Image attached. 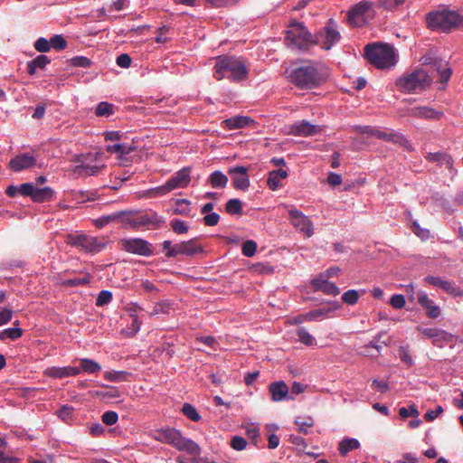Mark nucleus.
I'll return each mask as SVG.
<instances>
[{
  "instance_id": "4be33fe9",
  "label": "nucleus",
  "mask_w": 463,
  "mask_h": 463,
  "mask_svg": "<svg viewBox=\"0 0 463 463\" xmlns=\"http://www.w3.org/2000/svg\"><path fill=\"white\" fill-rule=\"evenodd\" d=\"M425 158L429 162L437 163L439 165H445L452 176H454L457 174V169L454 168V159L449 154L446 152H430L427 153Z\"/></svg>"
},
{
  "instance_id": "9b49d317",
  "label": "nucleus",
  "mask_w": 463,
  "mask_h": 463,
  "mask_svg": "<svg viewBox=\"0 0 463 463\" xmlns=\"http://www.w3.org/2000/svg\"><path fill=\"white\" fill-rule=\"evenodd\" d=\"M162 247L166 258H175L179 255L192 257L204 252L203 247L197 243L195 238L175 245L171 241H164Z\"/></svg>"
},
{
  "instance_id": "052dcab7",
  "label": "nucleus",
  "mask_w": 463,
  "mask_h": 463,
  "mask_svg": "<svg viewBox=\"0 0 463 463\" xmlns=\"http://www.w3.org/2000/svg\"><path fill=\"white\" fill-rule=\"evenodd\" d=\"M384 335L383 332L377 334L372 341H370L364 347L365 348H374L379 354L383 348V345H386L385 342H382L381 338Z\"/></svg>"
},
{
  "instance_id": "bf43d9fd",
  "label": "nucleus",
  "mask_w": 463,
  "mask_h": 463,
  "mask_svg": "<svg viewBox=\"0 0 463 463\" xmlns=\"http://www.w3.org/2000/svg\"><path fill=\"white\" fill-rule=\"evenodd\" d=\"M170 310V305L169 303L165 301H161L156 303L153 309L149 312L150 317H154L156 315L159 314H168Z\"/></svg>"
},
{
  "instance_id": "a18cd8bd",
  "label": "nucleus",
  "mask_w": 463,
  "mask_h": 463,
  "mask_svg": "<svg viewBox=\"0 0 463 463\" xmlns=\"http://www.w3.org/2000/svg\"><path fill=\"white\" fill-rule=\"evenodd\" d=\"M130 318H131V321L128 325L125 332L128 336L132 337L139 332V330L141 328L142 321L139 320L137 315H133V317H130Z\"/></svg>"
},
{
  "instance_id": "a19ab883",
  "label": "nucleus",
  "mask_w": 463,
  "mask_h": 463,
  "mask_svg": "<svg viewBox=\"0 0 463 463\" xmlns=\"http://www.w3.org/2000/svg\"><path fill=\"white\" fill-rule=\"evenodd\" d=\"M225 211L231 215H241L242 213V203L241 200L233 198L227 201Z\"/></svg>"
},
{
  "instance_id": "c03bdc74",
  "label": "nucleus",
  "mask_w": 463,
  "mask_h": 463,
  "mask_svg": "<svg viewBox=\"0 0 463 463\" xmlns=\"http://www.w3.org/2000/svg\"><path fill=\"white\" fill-rule=\"evenodd\" d=\"M95 114L97 117H109L114 114V105L101 101L97 105Z\"/></svg>"
},
{
  "instance_id": "4c0bfd02",
  "label": "nucleus",
  "mask_w": 463,
  "mask_h": 463,
  "mask_svg": "<svg viewBox=\"0 0 463 463\" xmlns=\"http://www.w3.org/2000/svg\"><path fill=\"white\" fill-rule=\"evenodd\" d=\"M107 388L106 391H97L95 395L106 402L120 397L121 393L118 387L109 386Z\"/></svg>"
},
{
  "instance_id": "4d7b16f0",
  "label": "nucleus",
  "mask_w": 463,
  "mask_h": 463,
  "mask_svg": "<svg viewBox=\"0 0 463 463\" xmlns=\"http://www.w3.org/2000/svg\"><path fill=\"white\" fill-rule=\"evenodd\" d=\"M257 251V243L252 240L246 241L241 247V252L246 257H252Z\"/></svg>"
},
{
  "instance_id": "cd10ccee",
  "label": "nucleus",
  "mask_w": 463,
  "mask_h": 463,
  "mask_svg": "<svg viewBox=\"0 0 463 463\" xmlns=\"http://www.w3.org/2000/svg\"><path fill=\"white\" fill-rule=\"evenodd\" d=\"M254 120L247 116H235L225 119L222 123L230 130L240 129L253 123Z\"/></svg>"
},
{
  "instance_id": "2eb2a0df",
  "label": "nucleus",
  "mask_w": 463,
  "mask_h": 463,
  "mask_svg": "<svg viewBox=\"0 0 463 463\" xmlns=\"http://www.w3.org/2000/svg\"><path fill=\"white\" fill-rule=\"evenodd\" d=\"M419 331L424 337L430 339L433 345L442 346L443 345L451 343L454 340V335L443 329L436 327L419 328Z\"/></svg>"
},
{
  "instance_id": "49530a36",
  "label": "nucleus",
  "mask_w": 463,
  "mask_h": 463,
  "mask_svg": "<svg viewBox=\"0 0 463 463\" xmlns=\"http://www.w3.org/2000/svg\"><path fill=\"white\" fill-rule=\"evenodd\" d=\"M99 167L96 165L81 164L76 166L75 172L79 175H85L88 176L95 175L99 173Z\"/></svg>"
},
{
  "instance_id": "f03ea898",
  "label": "nucleus",
  "mask_w": 463,
  "mask_h": 463,
  "mask_svg": "<svg viewBox=\"0 0 463 463\" xmlns=\"http://www.w3.org/2000/svg\"><path fill=\"white\" fill-rule=\"evenodd\" d=\"M248 75L249 67L242 57L221 55L216 58L213 77L217 80L227 78L232 82H241Z\"/></svg>"
},
{
  "instance_id": "1a4fd4ad",
  "label": "nucleus",
  "mask_w": 463,
  "mask_h": 463,
  "mask_svg": "<svg viewBox=\"0 0 463 463\" xmlns=\"http://www.w3.org/2000/svg\"><path fill=\"white\" fill-rule=\"evenodd\" d=\"M342 39L336 22L330 18L319 31L314 34V46L318 45L324 51L331 50Z\"/></svg>"
},
{
  "instance_id": "ea45409f",
  "label": "nucleus",
  "mask_w": 463,
  "mask_h": 463,
  "mask_svg": "<svg viewBox=\"0 0 463 463\" xmlns=\"http://www.w3.org/2000/svg\"><path fill=\"white\" fill-rule=\"evenodd\" d=\"M424 279L430 285L440 288L446 293H449V290L450 289L452 284V282L442 279L441 278L436 276H427Z\"/></svg>"
},
{
  "instance_id": "20e7f679",
  "label": "nucleus",
  "mask_w": 463,
  "mask_h": 463,
  "mask_svg": "<svg viewBox=\"0 0 463 463\" xmlns=\"http://www.w3.org/2000/svg\"><path fill=\"white\" fill-rule=\"evenodd\" d=\"M426 24L432 31L449 33L452 29L463 28V15L447 8L427 14Z\"/></svg>"
},
{
  "instance_id": "680f3d73",
  "label": "nucleus",
  "mask_w": 463,
  "mask_h": 463,
  "mask_svg": "<svg viewBox=\"0 0 463 463\" xmlns=\"http://www.w3.org/2000/svg\"><path fill=\"white\" fill-rule=\"evenodd\" d=\"M342 299L348 305H354L359 299V294L354 289H349L342 295Z\"/></svg>"
},
{
  "instance_id": "72a5a7b5",
  "label": "nucleus",
  "mask_w": 463,
  "mask_h": 463,
  "mask_svg": "<svg viewBox=\"0 0 463 463\" xmlns=\"http://www.w3.org/2000/svg\"><path fill=\"white\" fill-rule=\"evenodd\" d=\"M51 62V60L44 54H40L33 60L27 62V72L34 75L38 69H44Z\"/></svg>"
},
{
  "instance_id": "393cba45",
  "label": "nucleus",
  "mask_w": 463,
  "mask_h": 463,
  "mask_svg": "<svg viewBox=\"0 0 463 463\" xmlns=\"http://www.w3.org/2000/svg\"><path fill=\"white\" fill-rule=\"evenodd\" d=\"M269 391L273 402L288 399V387L283 381L273 382L269 385Z\"/></svg>"
},
{
  "instance_id": "5701e85b",
  "label": "nucleus",
  "mask_w": 463,
  "mask_h": 463,
  "mask_svg": "<svg viewBox=\"0 0 463 463\" xmlns=\"http://www.w3.org/2000/svg\"><path fill=\"white\" fill-rule=\"evenodd\" d=\"M43 374L52 379H62L79 375V370L77 366H51L43 371Z\"/></svg>"
},
{
  "instance_id": "2f4dec72",
  "label": "nucleus",
  "mask_w": 463,
  "mask_h": 463,
  "mask_svg": "<svg viewBox=\"0 0 463 463\" xmlns=\"http://www.w3.org/2000/svg\"><path fill=\"white\" fill-rule=\"evenodd\" d=\"M78 370L79 374L81 373L95 374L101 370V365L93 359L81 358L80 359V366L78 367Z\"/></svg>"
},
{
  "instance_id": "6e6552de",
  "label": "nucleus",
  "mask_w": 463,
  "mask_h": 463,
  "mask_svg": "<svg viewBox=\"0 0 463 463\" xmlns=\"http://www.w3.org/2000/svg\"><path fill=\"white\" fill-rule=\"evenodd\" d=\"M191 167L186 166L175 172L164 184L147 191L150 197H161L176 189L186 188L191 183Z\"/></svg>"
},
{
  "instance_id": "c756f323",
  "label": "nucleus",
  "mask_w": 463,
  "mask_h": 463,
  "mask_svg": "<svg viewBox=\"0 0 463 463\" xmlns=\"http://www.w3.org/2000/svg\"><path fill=\"white\" fill-rule=\"evenodd\" d=\"M412 115L420 118L439 119L443 116V112L430 107H417L412 109Z\"/></svg>"
},
{
  "instance_id": "de8ad7c7",
  "label": "nucleus",
  "mask_w": 463,
  "mask_h": 463,
  "mask_svg": "<svg viewBox=\"0 0 463 463\" xmlns=\"http://www.w3.org/2000/svg\"><path fill=\"white\" fill-rule=\"evenodd\" d=\"M118 217H117V212H114L110 214L102 215L95 220H93V222L96 227L98 228H103L109 223L117 222Z\"/></svg>"
},
{
  "instance_id": "ddd939ff",
  "label": "nucleus",
  "mask_w": 463,
  "mask_h": 463,
  "mask_svg": "<svg viewBox=\"0 0 463 463\" xmlns=\"http://www.w3.org/2000/svg\"><path fill=\"white\" fill-rule=\"evenodd\" d=\"M288 220L297 232L307 238L313 236L315 232L314 224L308 216L296 208L288 209Z\"/></svg>"
},
{
  "instance_id": "8fccbe9b",
  "label": "nucleus",
  "mask_w": 463,
  "mask_h": 463,
  "mask_svg": "<svg viewBox=\"0 0 463 463\" xmlns=\"http://www.w3.org/2000/svg\"><path fill=\"white\" fill-rule=\"evenodd\" d=\"M171 228L173 232L176 234H185L189 231V227L186 222L181 219H173L170 222Z\"/></svg>"
},
{
  "instance_id": "e2e57ef3",
  "label": "nucleus",
  "mask_w": 463,
  "mask_h": 463,
  "mask_svg": "<svg viewBox=\"0 0 463 463\" xmlns=\"http://www.w3.org/2000/svg\"><path fill=\"white\" fill-rule=\"evenodd\" d=\"M412 232L421 240L426 241L430 237V232L428 229L421 228L417 221L412 222Z\"/></svg>"
},
{
  "instance_id": "58836bf2",
  "label": "nucleus",
  "mask_w": 463,
  "mask_h": 463,
  "mask_svg": "<svg viewBox=\"0 0 463 463\" xmlns=\"http://www.w3.org/2000/svg\"><path fill=\"white\" fill-rule=\"evenodd\" d=\"M118 221L125 228H134V212L133 211H119L117 212Z\"/></svg>"
},
{
  "instance_id": "5fc2aeb1",
  "label": "nucleus",
  "mask_w": 463,
  "mask_h": 463,
  "mask_svg": "<svg viewBox=\"0 0 463 463\" xmlns=\"http://www.w3.org/2000/svg\"><path fill=\"white\" fill-rule=\"evenodd\" d=\"M314 420L309 417L305 420L299 419L295 420V424L298 426V431L301 434H308V429L314 426Z\"/></svg>"
},
{
  "instance_id": "dca6fc26",
  "label": "nucleus",
  "mask_w": 463,
  "mask_h": 463,
  "mask_svg": "<svg viewBox=\"0 0 463 463\" xmlns=\"http://www.w3.org/2000/svg\"><path fill=\"white\" fill-rule=\"evenodd\" d=\"M373 137L399 145L407 150H412L410 141L404 137V135L400 132L394 130L384 131L378 128V129H375V131L373 133Z\"/></svg>"
},
{
  "instance_id": "c9c22d12",
  "label": "nucleus",
  "mask_w": 463,
  "mask_h": 463,
  "mask_svg": "<svg viewBox=\"0 0 463 463\" xmlns=\"http://www.w3.org/2000/svg\"><path fill=\"white\" fill-rule=\"evenodd\" d=\"M131 376V373L127 371H108L104 373V378L107 381L113 382V383H120V382H127L128 381L129 377Z\"/></svg>"
},
{
  "instance_id": "3c124183",
  "label": "nucleus",
  "mask_w": 463,
  "mask_h": 463,
  "mask_svg": "<svg viewBox=\"0 0 463 463\" xmlns=\"http://www.w3.org/2000/svg\"><path fill=\"white\" fill-rule=\"evenodd\" d=\"M378 5L387 11L395 10L402 6L406 0H377Z\"/></svg>"
},
{
  "instance_id": "603ef678",
  "label": "nucleus",
  "mask_w": 463,
  "mask_h": 463,
  "mask_svg": "<svg viewBox=\"0 0 463 463\" xmlns=\"http://www.w3.org/2000/svg\"><path fill=\"white\" fill-rule=\"evenodd\" d=\"M112 292L107 289H103L99 291L98 294V297L96 298L95 305L97 307H104L106 305H109L112 301Z\"/></svg>"
},
{
  "instance_id": "423d86ee",
  "label": "nucleus",
  "mask_w": 463,
  "mask_h": 463,
  "mask_svg": "<svg viewBox=\"0 0 463 463\" xmlns=\"http://www.w3.org/2000/svg\"><path fill=\"white\" fill-rule=\"evenodd\" d=\"M432 83V78L423 69L405 72L395 80L398 90L408 94L425 91Z\"/></svg>"
},
{
  "instance_id": "7c9ffc66",
  "label": "nucleus",
  "mask_w": 463,
  "mask_h": 463,
  "mask_svg": "<svg viewBox=\"0 0 463 463\" xmlns=\"http://www.w3.org/2000/svg\"><path fill=\"white\" fill-rule=\"evenodd\" d=\"M158 215L156 213H138L134 212V228H139L149 224H154L157 222Z\"/></svg>"
},
{
  "instance_id": "39448f33",
  "label": "nucleus",
  "mask_w": 463,
  "mask_h": 463,
  "mask_svg": "<svg viewBox=\"0 0 463 463\" xmlns=\"http://www.w3.org/2000/svg\"><path fill=\"white\" fill-rule=\"evenodd\" d=\"M364 54L367 60L380 70H390L398 61L394 47L388 43L367 44L364 48Z\"/></svg>"
},
{
  "instance_id": "09e8293b",
  "label": "nucleus",
  "mask_w": 463,
  "mask_h": 463,
  "mask_svg": "<svg viewBox=\"0 0 463 463\" xmlns=\"http://www.w3.org/2000/svg\"><path fill=\"white\" fill-rule=\"evenodd\" d=\"M23 335V330L19 326L10 327L4 329L0 332V339L5 340L6 338H10L12 340H15L21 337Z\"/></svg>"
},
{
  "instance_id": "37998d69",
  "label": "nucleus",
  "mask_w": 463,
  "mask_h": 463,
  "mask_svg": "<svg viewBox=\"0 0 463 463\" xmlns=\"http://www.w3.org/2000/svg\"><path fill=\"white\" fill-rule=\"evenodd\" d=\"M298 341L307 346H312L316 343L315 337L304 327L297 329Z\"/></svg>"
},
{
  "instance_id": "f8f14e48",
  "label": "nucleus",
  "mask_w": 463,
  "mask_h": 463,
  "mask_svg": "<svg viewBox=\"0 0 463 463\" xmlns=\"http://www.w3.org/2000/svg\"><path fill=\"white\" fill-rule=\"evenodd\" d=\"M67 242L85 253H98L106 247V241L85 233L68 234Z\"/></svg>"
},
{
  "instance_id": "c85d7f7f",
  "label": "nucleus",
  "mask_w": 463,
  "mask_h": 463,
  "mask_svg": "<svg viewBox=\"0 0 463 463\" xmlns=\"http://www.w3.org/2000/svg\"><path fill=\"white\" fill-rule=\"evenodd\" d=\"M288 176V172L283 169L273 170L269 173L267 184L272 191L279 189L282 183L281 181Z\"/></svg>"
},
{
  "instance_id": "0eeeda50",
  "label": "nucleus",
  "mask_w": 463,
  "mask_h": 463,
  "mask_svg": "<svg viewBox=\"0 0 463 463\" xmlns=\"http://www.w3.org/2000/svg\"><path fill=\"white\" fill-rule=\"evenodd\" d=\"M285 41L289 48L305 52L314 46V34L303 23L294 20L288 25Z\"/></svg>"
},
{
  "instance_id": "0e129e2a",
  "label": "nucleus",
  "mask_w": 463,
  "mask_h": 463,
  "mask_svg": "<svg viewBox=\"0 0 463 463\" xmlns=\"http://www.w3.org/2000/svg\"><path fill=\"white\" fill-rule=\"evenodd\" d=\"M102 422L108 426H112L117 423L118 415L114 411H107L101 416Z\"/></svg>"
},
{
  "instance_id": "69168bd1",
  "label": "nucleus",
  "mask_w": 463,
  "mask_h": 463,
  "mask_svg": "<svg viewBox=\"0 0 463 463\" xmlns=\"http://www.w3.org/2000/svg\"><path fill=\"white\" fill-rule=\"evenodd\" d=\"M90 283V275L82 278L68 279L64 280L63 284L69 287L84 286Z\"/></svg>"
},
{
  "instance_id": "b1692460",
  "label": "nucleus",
  "mask_w": 463,
  "mask_h": 463,
  "mask_svg": "<svg viewBox=\"0 0 463 463\" xmlns=\"http://www.w3.org/2000/svg\"><path fill=\"white\" fill-rule=\"evenodd\" d=\"M320 127L307 120L297 121L291 126V133L298 137H310L317 134Z\"/></svg>"
},
{
  "instance_id": "6ab92c4d",
  "label": "nucleus",
  "mask_w": 463,
  "mask_h": 463,
  "mask_svg": "<svg viewBox=\"0 0 463 463\" xmlns=\"http://www.w3.org/2000/svg\"><path fill=\"white\" fill-rule=\"evenodd\" d=\"M341 305L337 301L328 302L326 306L306 312V318L308 321H321L331 316L332 313L339 309Z\"/></svg>"
},
{
  "instance_id": "774afa93",
  "label": "nucleus",
  "mask_w": 463,
  "mask_h": 463,
  "mask_svg": "<svg viewBox=\"0 0 463 463\" xmlns=\"http://www.w3.org/2000/svg\"><path fill=\"white\" fill-rule=\"evenodd\" d=\"M247 446V440L241 436H234L231 440V447L237 450H243Z\"/></svg>"
},
{
  "instance_id": "aec40b11",
  "label": "nucleus",
  "mask_w": 463,
  "mask_h": 463,
  "mask_svg": "<svg viewBox=\"0 0 463 463\" xmlns=\"http://www.w3.org/2000/svg\"><path fill=\"white\" fill-rule=\"evenodd\" d=\"M417 299L421 307L426 311L427 316L430 318H438L441 314L440 307L430 299L428 294L424 291H419L417 294Z\"/></svg>"
},
{
  "instance_id": "4468645a",
  "label": "nucleus",
  "mask_w": 463,
  "mask_h": 463,
  "mask_svg": "<svg viewBox=\"0 0 463 463\" xmlns=\"http://www.w3.org/2000/svg\"><path fill=\"white\" fill-rule=\"evenodd\" d=\"M120 244L122 250L131 254L144 257H149L153 254L152 245L141 238L123 239Z\"/></svg>"
},
{
  "instance_id": "bb28decb",
  "label": "nucleus",
  "mask_w": 463,
  "mask_h": 463,
  "mask_svg": "<svg viewBox=\"0 0 463 463\" xmlns=\"http://www.w3.org/2000/svg\"><path fill=\"white\" fill-rule=\"evenodd\" d=\"M191 201L187 199H174L171 201V208L174 214L192 216Z\"/></svg>"
},
{
  "instance_id": "e433bc0d",
  "label": "nucleus",
  "mask_w": 463,
  "mask_h": 463,
  "mask_svg": "<svg viewBox=\"0 0 463 463\" xmlns=\"http://www.w3.org/2000/svg\"><path fill=\"white\" fill-rule=\"evenodd\" d=\"M437 73L439 75V81L443 85V87L448 83L449 80L452 70L449 66V63L447 61H442L438 64V67L435 69Z\"/></svg>"
},
{
  "instance_id": "a878e982",
  "label": "nucleus",
  "mask_w": 463,
  "mask_h": 463,
  "mask_svg": "<svg viewBox=\"0 0 463 463\" xmlns=\"http://www.w3.org/2000/svg\"><path fill=\"white\" fill-rule=\"evenodd\" d=\"M55 191L50 186L35 187L32 201L37 203L52 202L55 199Z\"/></svg>"
},
{
  "instance_id": "13d9d810",
  "label": "nucleus",
  "mask_w": 463,
  "mask_h": 463,
  "mask_svg": "<svg viewBox=\"0 0 463 463\" xmlns=\"http://www.w3.org/2000/svg\"><path fill=\"white\" fill-rule=\"evenodd\" d=\"M50 46L57 51H61L67 47V42L61 35L56 34L50 39Z\"/></svg>"
},
{
  "instance_id": "9d476101",
  "label": "nucleus",
  "mask_w": 463,
  "mask_h": 463,
  "mask_svg": "<svg viewBox=\"0 0 463 463\" xmlns=\"http://www.w3.org/2000/svg\"><path fill=\"white\" fill-rule=\"evenodd\" d=\"M375 15L373 3L369 0L352 5L347 11L348 24L353 27H363L366 25Z\"/></svg>"
},
{
  "instance_id": "338daca9",
  "label": "nucleus",
  "mask_w": 463,
  "mask_h": 463,
  "mask_svg": "<svg viewBox=\"0 0 463 463\" xmlns=\"http://www.w3.org/2000/svg\"><path fill=\"white\" fill-rule=\"evenodd\" d=\"M33 46H34L35 50L38 51L39 52H47L51 50L50 41H48L44 37L38 38L35 41Z\"/></svg>"
},
{
  "instance_id": "79ce46f5",
  "label": "nucleus",
  "mask_w": 463,
  "mask_h": 463,
  "mask_svg": "<svg viewBox=\"0 0 463 463\" xmlns=\"http://www.w3.org/2000/svg\"><path fill=\"white\" fill-rule=\"evenodd\" d=\"M181 412L190 420L194 422L199 421L202 418L196 408L191 403H184L181 409Z\"/></svg>"
},
{
  "instance_id": "412c9836",
  "label": "nucleus",
  "mask_w": 463,
  "mask_h": 463,
  "mask_svg": "<svg viewBox=\"0 0 463 463\" xmlns=\"http://www.w3.org/2000/svg\"><path fill=\"white\" fill-rule=\"evenodd\" d=\"M311 284L316 290H320L326 295L337 296L340 293L338 287L334 282L329 281L326 274H320L313 279Z\"/></svg>"
},
{
  "instance_id": "f257e3e1",
  "label": "nucleus",
  "mask_w": 463,
  "mask_h": 463,
  "mask_svg": "<svg viewBox=\"0 0 463 463\" xmlns=\"http://www.w3.org/2000/svg\"><path fill=\"white\" fill-rule=\"evenodd\" d=\"M288 80L299 90H311L320 86L326 74L323 66L314 61L293 65L287 71Z\"/></svg>"
},
{
  "instance_id": "6e6d98bb",
  "label": "nucleus",
  "mask_w": 463,
  "mask_h": 463,
  "mask_svg": "<svg viewBox=\"0 0 463 463\" xmlns=\"http://www.w3.org/2000/svg\"><path fill=\"white\" fill-rule=\"evenodd\" d=\"M399 414L402 419H407L409 417L417 418L420 415V412L415 404L409 405L408 407H402L399 410Z\"/></svg>"
},
{
  "instance_id": "864d4df0",
  "label": "nucleus",
  "mask_w": 463,
  "mask_h": 463,
  "mask_svg": "<svg viewBox=\"0 0 463 463\" xmlns=\"http://www.w3.org/2000/svg\"><path fill=\"white\" fill-rule=\"evenodd\" d=\"M400 359L408 366L411 367L414 364V361L411 355L408 345H402L398 350Z\"/></svg>"
},
{
  "instance_id": "a211bd4d",
  "label": "nucleus",
  "mask_w": 463,
  "mask_h": 463,
  "mask_svg": "<svg viewBox=\"0 0 463 463\" xmlns=\"http://www.w3.org/2000/svg\"><path fill=\"white\" fill-rule=\"evenodd\" d=\"M36 165V157L32 153H21L11 158L9 168L14 172H22Z\"/></svg>"
},
{
  "instance_id": "f3484780",
  "label": "nucleus",
  "mask_w": 463,
  "mask_h": 463,
  "mask_svg": "<svg viewBox=\"0 0 463 463\" xmlns=\"http://www.w3.org/2000/svg\"><path fill=\"white\" fill-rule=\"evenodd\" d=\"M228 174L232 180V185L236 190L245 191L250 186L248 169L243 165H236L228 169Z\"/></svg>"
},
{
  "instance_id": "473e14b6",
  "label": "nucleus",
  "mask_w": 463,
  "mask_h": 463,
  "mask_svg": "<svg viewBox=\"0 0 463 463\" xmlns=\"http://www.w3.org/2000/svg\"><path fill=\"white\" fill-rule=\"evenodd\" d=\"M207 182L214 189H223L228 184V177L222 171L216 170L208 176Z\"/></svg>"
},
{
  "instance_id": "f704fd0d",
  "label": "nucleus",
  "mask_w": 463,
  "mask_h": 463,
  "mask_svg": "<svg viewBox=\"0 0 463 463\" xmlns=\"http://www.w3.org/2000/svg\"><path fill=\"white\" fill-rule=\"evenodd\" d=\"M360 442L354 438H345L342 439L338 445L339 453L342 456L347 455L350 451L357 449Z\"/></svg>"
},
{
  "instance_id": "7ed1b4c3",
  "label": "nucleus",
  "mask_w": 463,
  "mask_h": 463,
  "mask_svg": "<svg viewBox=\"0 0 463 463\" xmlns=\"http://www.w3.org/2000/svg\"><path fill=\"white\" fill-rule=\"evenodd\" d=\"M155 439L194 457L199 456L202 452L200 446L195 441L183 436L182 432L175 428L167 427L157 430L155 433Z\"/></svg>"
}]
</instances>
